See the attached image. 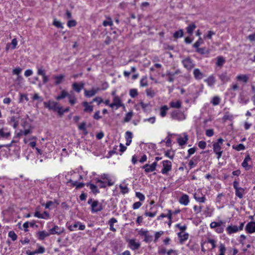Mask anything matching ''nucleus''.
<instances>
[{"label": "nucleus", "mask_w": 255, "mask_h": 255, "mask_svg": "<svg viewBox=\"0 0 255 255\" xmlns=\"http://www.w3.org/2000/svg\"><path fill=\"white\" fill-rule=\"evenodd\" d=\"M206 134L208 136H212L214 134V131L212 129H209L206 131Z\"/></svg>", "instance_id": "052dcab7"}, {"label": "nucleus", "mask_w": 255, "mask_h": 255, "mask_svg": "<svg viewBox=\"0 0 255 255\" xmlns=\"http://www.w3.org/2000/svg\"><path fill=\"white\" fill-rule=\"evenodd\" d=\"M53 24L57 28H62L63 27L62 23L60 21L57 20L56 19H54Z\"/></svg>", "instance_id": "4c0bfd02"}, {"label": "nucleus", "mask_w": 255, "mask_h": 255, "mask_svg": "<svg viewBox=\"0 0 255 255\" xmlns=\"http://www.w3.org/2000/svg\"><path fill=\"white\" fill-rule=\"evenodd\" d=\"M132 117V113H128L126 115V118H125L124 122H129Z\"/></svg>", "instance_id": "c03bdc74"}, {"label": "nucleus", "mask_w": 255, "mask_h": 255, "mask_svg": "<svg viewBox=\"0 0 255 255\" xmlns=\"http://www.w3.org/2000/svg\"><path fill=\"white\" fill-rule=\"evenodd\" d=\"M99 90V88H97V89H93L91 90H85V96L88 98L93 97L97 93Z\"/></svg>", "instance_id": "1a4fd4ad"}, {"label": "nucleus", "mask_w": 255, "mask_h": 255, "mask_svg": "<svg viewBox=\"0 0 255 255\" xmlns=\"http://www.w3.org/2000/svg\"><path fill=\"white\" fill-rule=\"evenodd\" d=\"M79 225V222L76 223L74 224L73 225H70L68 227V229L70 231H74L75 228H77L78 227Z\"/></svg>", "instance_id": "4d7b16f0"}, {"label": "nucleus", "mask_w": 255, "mask_h": 255, "mask_svg": "<svg viewBox=\"0 0 255 255\" xmlns=\"http://www.w3.org/2000/svg\"><path fill=\"white\" fill-rule=\"evenodd\" d=\"M220 99L218 97H214L212 101V103L214 105H217L219 104Z\"/></svg>", "instance_id": "a18cd8bd"}, {"label": "nucleus", "mask_w": 255, "mask_h": 255, "mask_svg": "<svg viewBox=\"0 0 255 255\" xmlns=\"http://www.w3.org/2000/svg\"><path fill=\"white\" fill-rule=\"evenodd\" d=\"M50 234L51 235H60L63 232V229H60L57 226H55L53 228L50 230Z\"/></svg>", "instance_id": "9d476101"}, {"label": "nucleus", "mask_w": 255, "mask_h": 255, "mask_svg": "<svg viewBox=\"0 0 255 255\" xmlns=\"http://www.w3.org/2000/svg\"><path fill=\"white\" fill-rule=\"evenodd\" d=\"M146 94L148 96H150L151 97H153L155 95L154 92L151 89H148L146 90Z\"/></svg>", "instance_id": "de8ad7c7"}, {"label": "nucleus", "mask_w": 255, "mask_h": 255, "mask_svg": "<svg viewBox=\"0 0 255 255\" xmlns=\"http://www.w3.org/2000/svg\"><path fill=\"white\" fill-rule=\"evenodd\" d=\"M44 251L45 249L42 247H40L38 250L35 251V253H36V254H42Z\"/></svg>", "instance_id": "e2e57ef3"}, {"label": "nucleus", "mask_w": 255, "mask_h": 255, "mask_svg": "<svg viewBox=\"0 0 255 255\" xmlns=\"http://www.w3.org/2000/svg\"><path fill=\"white\" fill-rule=\"evenodd\" d=\"M217 59L216 65L219 67H222L225 62V59L222 56H218Z\"/></svg>", "instance_id": "c85d7f7f"}, {"label": "nucleus", "mask_w": 255, "mask_h": 255, "mask_svg": "<svg viewBox=\"0 0 255 255\" xmlns=\"http://www.w3.org/2000/svg\"><path fill=\"white\" fill-rule=\"evenodd\" d=\"M169 105L171 108L179 109L181 106V102L179 100L171 101L170 102Z\"/></svg>", "instance_id": "ddd939ff"}, {"label": "nucleus", "mask_w": 255, "mask_h": 255, "mask_svg": "<svg viewBox=\"0 0 255 255\" xmlns=\"http://www.w3.org/2000/svg\"><path fill=\"white\" fill-rule=\"evenodd\" d=\"M103 25L104 26H107L108 25L112 26L113 25V21L112 20H110V21L105 20L103 21Z\"/></svg>", "instance_id": "69168bd1"}, {"label": "nucleus", "mask_w": 255, "mask_h": 255, "mask_svg": "<svg viewBox=\"0 0 255 255\" xmlns=\"http://www.w3.org/2000/svg\"><path fill=\"white\" fill-rule=\"evenodd\" d=\"M119 187L123 194H125L128 192V190L126 186H124L122 185H120Z\"/></svg>", "instance_id": "8fccbe9b"}, {"label": "nucleus", "mask_w": 255, "mask_h": 255, "mask_svg": "<svg viewBox=\"0 0 255 255\" xmlns=\"http://www.w3.org/2000/svg\"><path fill=\"white\" fill-rule=\"evenodd\" d=\"M193 74L196 79L200 80L203 78V74L200 72L199 69H194Z\"/></svg>", "instance_id": "4468645a"}, {"label": "nucleus", "mask_w": 255, "mask_h": 255, "mask_svg": "<svg viewBox=\"0 0 255 255\" xmlns=\"http://www.w3.org/2000/svg\"><path fill=\"white\" fill-rule=\"evenodd\" d=\"M180 202L181 204L184 205H187L189 203L188 196L187 195H183L180 199Z\"/></svg>", "instance_id": "4be33fe9"}, {"label": "nucleus", "mask_w": 255, "mask_h": 255, "mask_svg": "<svg viewBox=\"0 0 255 255\" xmlns=\"http://www.w3.org/2000/svg\"><path fill=\"white\" fill-rule=\"evenodd\" d=\"M227 231L229 234H232L234 233L238 232L239 231V228L236 226H229L227 228Z\"/></svg>", "instance_id": "6ab92c4d"}, {"label": "nucleus", "mask_w": 255, "mask_h": 255, "mask_svg": "<svg viewBox=\"0 0 255 255\" xmlns=\"http://www.w3.org/2000/svg\"><path fill=\"white\" fill-rule=\"evenodd\" d=\"M219 248L220 253L224 254L226 250L225 246L223 244H221Z\"/></svg>", "instance_id": "0e129e2a"}, {"label": "nucleus", "mask_w": 255, "mask_h": 255, "mask_svg": "<svg viewBox=\"0 0 255 255\" xmlns=\"http://www.w3.org/2000/svg\"><path fill=\"white\" fill-rule=\"evenodd\" d=\"M17 40L16 38H13L12 41H11V42L10 43H7L6 44V47H5V50L6 51H7L9 49V46L10 45H12V47H11V49H14L16 47V46L17 45Z\"/></svg>", "instance_id": "a211bd4d"}, {"label": "nucleus", "mask_w": 255, "mask_h": 255, "mask_svg": "<svg viewBox=\"0 0 255 255\" xmlns=\"http://www.w3.org/2000/svg\"><path fill=\"white\" fill-rule=\"evenodd\" d=\"M171 117L178 120H183L185 118L183 113H171Z\"/></svg>", "instance_id": "9b49d317"}, {"label": "nucleus", "mask_w": 255, "mask_h": 255, "mask_svg": "<svg viewBox=\"0 0 255 255\" xmlns=\"http://www.w3.org/2000/svg\"><path fill=\"white\" fill-rule=\"evenodd\" d=\"M141 205V203L140 202H136L133 205V208L134 209H137L139 208Z\"/></svg>", "instance_id": "338daca9"}, {"label": "nucleus", "mask_w": 255, "mask_h": 255, "mask_svg": "<svg viewBox=\"0 0 255 255\" xmlns=\"http://www.w3.org/2000/svg\"><path fill=\"white\" fill-rule=\"evenodd\" d=\"M237 79L239 81H243L245 83H247L249 80V77L246 75H240L237 77Z\"/></svg>", "instance_id": "cd10ccee"}, {"label": "nucleus", "mask_w": 255, "mask_h": 255, "mask_svg": "<svg viewBox=\"0 0 255 255\" xmlns=\"http://www.w3.org/2000/svg\"><path fill=\"white\" fill-rule=\"evenodd\" d=\"M40 207L38 206L36 208V212L34 213V216L40 219H45V217L43 216V214H41L39 211Z\"/></svg>", "instance_id": "72a5a7b5"}, {"label": "nucleus", "mask_w": 255, "mask_h": 255, "mask_svg": "<svg viewBox=\"0 0 255 255\" xmlns=\"http://www.w3.org/2000/svg\"><path fill=\"white\" fill-rule=\"evenodd\" d=\"M203 43V40L201 37H199V39L193 44V47L197 49L199 46Z\"/></svg>", "instance_id": "e433bc0d"}, {"label": "nucleus", "mask_w": 255, "mask_h": 255, "mask_svg": "<svg viewBox=\"0 0 255 255\" xmlns=\"http://www.w3.org/2000/svg\"><path fill=\"white\" fill-rule=\"evenodd\" d=\"M136 196L138 197L140 201H143L144 200V196L140 192H136Z\"/></svg>", "instance_id": "6e6d98bb"}, {"label": "nucleus", "mask_w": 255, "mask_h": 255, "mask_svg": "<svg viewBox=\"0 0 255 255\" xmlns=\"http://www.w3.org/2000/svg\"><path fill=\"white\" fill-rule=\"evenodd\" d=\"M54 204V202L51 201H48L47 202L46 204H44V203H42V206H44L45 208L46 209H48L49 208V207L52 206V205Z\"/></svg>", "instance_id": "3c124183"}, {"label": "nucleus", "mask_w": 255, "mask_h": 255, "mask_svg": "<svg viewBox=\"0 0 255 255\" xmlns=\"http://www.w3.org/2000/svg\"><path fill=\"white\" fill-rule=\"evenodd\" d=\"M246 230L249 233H253L255 232V222H249L246 227Z\"/></svg>", "instance_id": "0eeeda50"}, {"label": "nucleus", "mask_w": 255, "mask_h": 255, "mask_svg": "<svg viewBox=\"0 0 255 255\" xmlns=\"http://www.w3.org/2000/svg\"><path fill=\"white\" fill-rule=\"evenodd\" d=\"M251 159L249 155H248L245 158L242 164L243 167L246 168V170H249L250 169V167L248 166V162L250 161Z\"/></svg>", "instance_id": "412c9836"}, {"label": "nucleus", "mask_w": 255, "mask_h": 255, "mask_svg": "<svg viewBox=\"0 0 255 255\" xmlns=\"http://www.w3.org/2000/svg\"><path fill=\"white\" fill-rule=\"evenodd\" d=\"M86 123L85 122H83L79 125L78 128L80 130L85 131L86 130Z\"/></svg>", "instance_id": "49530a36"}, {"label": "nucleus", "mask_w": 255, "mask_h": 255, "mask_svg": "<svg viewBox=\"0 0 255 255\" xmlns=\"http://www.w3.org/2000/svg\"><path fill=\"white\" fill-rule=\"evenodd\" d=\"M182 63L185 68L188 70L191 69L194 67V64L191 58L187 57L182 60Z\"/></svg>", "instance_id": "20e7f679"}, {"label": "nucleus", "mask_w": 255, "mask_h": 255, "mask_svg": "<svg viewBox=\"0 0 255 255\" xmlns=\"http://www.w3.org/2000/svg\"><path fill=\"white\" fill-rule=\"evenodd\" d=\"M10 133L9 132H4L3 129H0V136L2 137L7 138Z\"/></svg>", "instance_id": "a19ab883"}, {"label": "nucleus", "mask_w": 255, "mask_h": 255, "mask_svg": "<svg viewBox=\"0 0 255 255\" xmlns=\"http://www.w3.org/2000/svg\"><path fill=\"white\" fill-rule=\"evenodd\" d=\"M163 168L162 170V173L163 174H167L168 171L171 169V162L168 160L163 161Z\"/></svg>", "instance_id": "7ed1b4c3"}, {"label": "nucleus", "mask_w": 255, "mask_h": 255, "mask_svg": "<svg viewBox=\"0 0 255 255\" xmlns=\"http://www.w3.org/2000/svg\"><path fill=\"white\" fill-rule=\"evenodd\" d=\"M129 244L131 247H132L133 249H138L140 247V244L139 243H136L134 240H130L129 241Z\"/></svg>", "instance_id": "473e14b6"}, {"label": "nucleus", "mask_w": 255, "mask_h": 255, "mask_svg": "<svg viewBox=\"0 0 255 255\" xmlns=\"http://www.w3.org/2000/svg\"><path fill=\"white\" fill-rule=\"evenodd\" d=\"M196 51L201 54H209V50H208L205 47L198 48L196 49Z\"/></svg>", "instance_id": "2f4dec72"}, {"label": "nucleus", "mask_w": 255, "mask_h": 255, "mask_svg": "<svg viewBox=\"0 0 255 255\" xmlns=\"http://www.w3.org/2000/svg\"><path fill=\"white\" fill-rule=\"evenodd\" d=\"M68 98L69 103L72 105H73L76 103V99L74 96H72L71 95H69Z\"/></svg>", "instance_id": "37998d69"}, {"label": "nucleus", "mask_w": 255, "mask_h": 255, "mask_svg": "<svg viewBox=\"0 0 255 255\" xmlns=\"http://www.w3.org/2000/svg\"><path fill=\"white\" fill-rule=\"evenodd\" d=\"M94 102H97L98 105H99L101 103L103 102V100L101 97H96L93 100V101L90 103V104Z\"/></svg>", "instance_id": "864d4df0"}, {"label": "nucleus", "mask_w": 255, "mask_h": 255, "mask_svg": "<svg viewBox=\"0 0 255 255\" xmlns=\"http://www.w3.org/2000/svg\"><path fill=\"white\" fill-rule=\"evenodd\" d=\"M110 107L112 109H114L115 107H116V110L120 107H123L124 110H125V107L124 105L122 104L121 99L118 96L114 97L113 103L110 105Z\"/></svg>", "instance_id": "f03ea898"}, {"label": "nucleus", "mask_w": 255, "mask_h": 255, "mask_svg": "<svg viewBox=\"0 0 255 255\" xmlns=\"http://www.w3.org/2000/svg\"><path fill=\"white\" fill-rule=\"evenodd\" d=\"M194 196L195 199L197 201H199V202H202V203H203V202H204L205 201V197H197V196H196V194H195Z\"/></svg>", "instance_id": "13d9d810"}, {"label": "nucleus", "mask_w": 255, "mask_h": 255, "mask_svg": "<svg viewBox=\"0 0 255 255\" xmlns=\"http://www.w3.org/2000/svg\"><path fill=\"white\" fill-rule=\"evenodd\" d=\"M142 168L143 169H144V171L146 172H152V171H154V170H152V169L151 170L152 166L148 164H145L144 165H143L142 166Z\"/></svg>", "instance_id": "c9c22d12"}, {"label": "nucleus", "mask_w": 255, "mask_h": 255, "mask_svg": "<svg viewBox=\"0 0 255 255\" xmlns=\"http://www.w3.org/2000/svg\"><path fill=\"white\" fill-rule=\"evenodd\" d=\"M196 148L195 147L191 148L189 149H188V156L187 158L190 157L191 155L194 153L196 151Z\"/></svg>", "instance_id": "680f3d73"}, {"label": "nucleus", "mask_w": 255, "mask_h": 255, "mask_svg": "<svg viewBox=\"0 0 255 255\" xmlns=\"http://www.w3.org/2000/svg\"><path fill=\"white\" fill-rule=\"evenodd\" d=\"M87 186H90V189H91L92 192L94 194H97V193H99L100 191L97 189V187L96 185H95L94 184L90 183H88L87 184Z\"/></svg>", "instance_id": "a878e982"}, {"label": "nucleus", "mask_w": 255, "mask_h": 255, "mask_svg": "<svg viewBox=\"0 0 255 255\" xmlns=\"http://www.w3.org/2000/svg\"><path fill=\"white\" fill-rule=\"evenodd\" d=\"M199 147L201 149H204L206 146V142L204 141H200L198 143Z\"/></svg>", "instance_id": "603ef678"}, {"label": "nucleus", "mask_w": 255, "mask_h": 255, "mask_svg": "<svg viewBox=\"0 0 255 255\" xmlns=\"http://www.w3.org/2000/svg\"><path fill=\"white\" fill-rule=\"evenodd\" d=\"M214 152L217 154V158L219 159L222 156L223 151L221 150V147L218 143H214L213 145Z\"/></svg>", "instance_id": "423d86ee"}, {"label": "nucleus", "mask_w": 255, "mask_h": 255, "mask_svg": "<svg viewBox=\"0 0 255 255\" xmlns=\"http://www.w3.org/2000/svg\"><path fill=\"white\" fill-rule=\"evenodd\" d=\"M69 95L70 94L68 92H67L66 91L63 90L61 92V94L56 97V99L57 100H60L63 99L65 98V97H68Z\"/></svg>", "instance_id": "b1692460"}, {"label": "nucleus", "mask_w": 255, "mask_h": 255, "mask_svg": "<svg viewBox=\"0 0 255 255\" xmlns=\"http://www.w3.org/2000/svg\"><path fill=\"white\" fill-rule=\"evenodd\" d=\"M84 83H80L78 84L77 83H74L73 84L72 86L73 89L77 92V93H79L82 88L84 87Z\"/></svg>", "instance_id": "f8f14e48"}, {"label": "nucleus", "mask_w": 255, "mask_h": 255, "mask_svg": "<svg viewBox=\"0 0 255 255\" xmlns=\"http://www.w3.org/2000/svg\"><path fill=\"white\" fill-rule=\"evenodd\" d=\"M233 148L236 149L238 151H240L241 150H244L245 148V146L243 144H239L237 145L236 146H233Z\"/></svg>", "instance_id": "09e8293b"}, {"label": "nucleus", "mask_w": 255, "mask_h": 255, "mask_svg": "<svg viewBox=\"0 0 255 255\" xmlns=\"http://www.w3.org/2000/svg\"><path fill=\"white\" fill-rule=\"evenodd\" d=\"M38 234L39 239L43 240L45 237L49 236L50 234V232L47 233L44 231H41L39 232Z\"/></svg>", "instance_id": "393cba45"}, {"label": "nucleus", "mask_w": 255, "mask_h": 255, "mask_svg": "<svg viewBox=\"0 0 255 255\" xmlns=\"http://www.w3.org/2000/svg\"><path fill=\"white\" fill-rule=\"evenodd\" d=\"M244 192V189L242 188H240V189L236 190V195L239 197L240 199L242 198L243 197V193Z\"/></svg>", "instance_id": "f704fd0d"}, {"label": "nucleus", "mask_w": 255, "mask_h": 255, "mask_svg": "<svg viewBox=\"0 0 255 255\" xmlns=\"http://www.w3.org/2000/svg\"><path fill=\"white\" fill-rule=\"evenodd\" d=\"M91 210L92 212H97L102 210L103 207L102 205H99L98 201H94L91 205Z\"/></svg>", "instance_id": "39448f33"}, {"label": "nucleus", "mask_w": 255, "mask_h": 255, "mask_svg": "<svg viewBox=\"0 0 255 255\" xmlns=\"http://www.w3.org/2000/svg\"><path fill=\"white\" fill-rule=\"evenodd\" d=\"M196 28V25L195 24V23H192L186 27L187 32L189 35H192L193 34V31L195 30Z\"/></svg>", "instance_id": "dca6fc26"}, {"label": "nucleus", "mask_w": 255, "mask_h": 255, "mask_svg": "<svg viewBox=\"0 0 255 255\" xmlns=\"http://www.w3.org/2000/svg\"><path fill=\"white\" fill-rule=\"evenodd\" d=\"M138 94L137 91L135 89H131L129 91V95L132 98H134Z\"/></svg>", "instance_id": "ea45409f"}, {"label": "nucleus", "mask_w": 255, "mask_h": 255, "mask_svg": "<svg viewBox=\"0 0 255 255\" xmlns=\"http://www.w3.org/2000/svg\"><path fill=\"white\" fill-rule=\"evenodd\" d=\"M8 237L13 241H15L17 239V235L12 231L8 233Z\"/></svg>", "instance_id": "58836bf2"}, {"label": "nucleus", "mask_w": 255, "mask_h": 255, "mask_svg": "<svg viewBox=\"0 0 255 255\" xmlns=\"http://www.w3.org/2000/svg\"><path fill=\"white\" fill-rule=\"evenodd\" d=\"M248 38L251 41H255V32L252 34L249 35Z\"/></svg>", "instance_id": "774afa93"}, {"label": "nucleus", "mask_w": 255, "mask_h": 255, "mask_svg": "<svg viewBox=\"0 0 255 255\" xmlns=\"http://www.w3.org/2000/svg\"><path fill=\"white\" fill-rule=\"evenodd\" d=\"M83 106L85 108L84 112H92L93 110V107L92 106L89 105L87 102H84L82 103Z\"/></svg>", "instance_id": "f3484780"}, {"label": "nucleus", "mask_w": 255, "mask_h": 255, "mask_svg": "<svg viewBox=\"0 0 255 255\" xmlns=\"http://www.w3.org/2000/svg\"><path fill=\"white\" fill-rule=\"evenodd\" d=\"M178 142L180 146H182L186 144V141L182 137H180L178 139Z\"/></svg>", "instance_id": "5fc2aeb1"}, {"label": "nucleus", "mask_w": 255, "mask_h": 255, "mask_svg": "<svg viewBox=\"0 0 255 255\" xmlns=\"http://www.w3.org/2000/svg\"><path fill=\"white\" fill-rule=\"evenodd\" d=\"M45 107L48 108L49 110H53L55 112H61L62 107H60L57 102L49 101L48 103H44Z\"/></svg>", "instance_id": "f257e3e1"}, {"label": "nucleus", "mask_w": 255, "mask_h": 255, "mask_svg": "<svg viewBox=\"0 0 255 255\" xmlns=\"http://www.w3.org/2000/svg\"><path fill=\"white\" fill-rule=\"evenodd\" d=\"M218 76L220 79L223 82V84H225L230 79V77L228 75L227 72H223L222 74H219Z\"/></svg>", "instance_id": "6e6552de"}, {"label": "nucleus", "mask_w": 255, "mask_h": 255, "mask_svg": "<svg viewBox=\"0 0 255 255\" xmlns=\"http://www.w3.org/2000/svg\"><path fill=\"white\" fill-rule=\"evenodd\" d=\"M205 81L207 83L209 86H212L215 83V77L213 76H210L205 80Z\"/></svg>", "instance_id": "bb28decb"}, {"label": "nucleus", "mask_w": 255, "mask_h": 255, "mask_svg": "<svg viewBox=\"0 0 255 255\" xmlns=\"http://www.w3.org/2000/svg\"><path fill=\"white\" fill-rule=\"evenodd\" d=\"M77 24V22L75 20H70L67 22V25L69 27L75 26Z\"/></svg>", "instance_id": "79ce46f5"}, {"label": "nucleus", "mask_w": 255, "mask_h": 255, "mask_svg": "<svg viewBox=\"0 0 255 255\" xmlns=\"http://www.w3.org/2000/svg\"><path fill=\"white\" fill-rule=\"evenodd\" d=\"M71 183L72 186H76L77 189L82 188L84 186L85 184L83 183H78L77 181H73L71 179L67 182V183Z\"/></svg>", "instance_id": "aec40b11"}, {"label": "nucleus", "mask_w": 255, "mask_h": 255, "mask_svg": "<svg viewBox=\"0 0 255 255\" xmlns=\"http://www.w3.org/2000/svg\"><path fill=\"white\" fill-rule=\"evenodd\" d=\"M53 78L55 79V84L59 85L63 81L64 79V75H60L58 76H54Z\"/></svg>", "instance_id": "2eb2a0df"}, {"label": "nucleus", "mask_w": 255, "mask_h": 255, "mask_svg": "<svg viewBox=\"0 0 255 255\" xmlns=\"http://www.w3.org/2000/svg\"><path fill=\"white\" fill-rule=\"evenodd\" d=\"M183 36V29H180L178 31H175L173 34V37L175 38H178L182 37Z\"/></svg>", "instance_id": "7c9ffc66"}, {"label": "nucleus", "mask_w": 255, "mask_h": 255, "mask_svg": "<svg viewBox=\"0 0 255 255\" xmlns=\"http://www.w3.org/2000/svg\"><path fill=\"white\" fill-rule=\"evenodd\" d=\"M178 236L180 238V242L182 243L188 239L189 235L187 233H185L182 235V233L180 232L178 233Z\"/></svg>", "instance_id": "5701e85b"}, {"label": "nucleus", "mask_w": 255, "mask_h": 255, "mask_svg": "<svg viewBox=\"0 0 255 255\" xmlns=\"http://www.w3.org/2000/svg\"><path fill=\"white\" fill-rule=\"evenodd\" d=\"M126 138H127V142L126 145H129L130 143L131 142V139H132V133L130 131H127L126 132Z\"/></svg>", "instance_id": "c756f323"}, {"label": "nucleus", "mask_w": 255, "mask_h": 255, "mask_svg": "<svg viewBox=\"0 0 255 255\" xmlns=\"http://www.w3.org/2000/svg\"><path fill=\"white\" fill-rule=\"evenodd\" d=\"M146 78H143L140 80V86L142 87L146 86L147 85V83L146 81Z\"/></svg>", "instance_id": "bf43d9fd"}]
</instances>
